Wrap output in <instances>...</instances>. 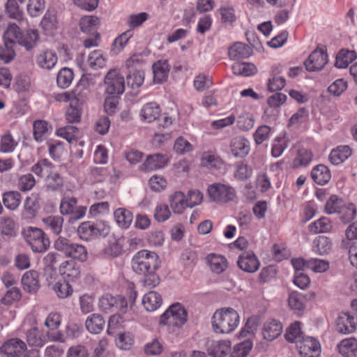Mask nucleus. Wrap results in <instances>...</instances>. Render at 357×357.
Wrapping results in <instances>:
<instances>
[{
    "label": "nucleus",
    "mask_w": 357,
    "mask_h": 357,
    "mask_svg": "<svg viewBox=\"0 0 357 357\" xmlns=\"http://www.w3.org/2000/svg\"><path fill=\"white\" fill-rule=\"evenodd\" d=\"M160 266L159 257L155 252L142 250L134 255L131 260L132 271L143 276L142 285L147 289H153L160 282V278L156 271Z\"/></svg>",
    "instance_id": "f257e3e1"
},
{
    "label": "nucleus",
    "mask_w": 357,
    "mask_h": 357,
    "mask_svg": "<svg viewBox=\"0 0 357 357\" xmlns=\"http://www.w3.org/2000/svg\"><path fill=\"white\" fill-rule=\"evenodd\" d=\"M212 326L217 333H230L238 326L240 317L231 307L217 310L212 317Z\"/></svg>",
    "instance_id": "f03ea898"
},
{
    "label": "nucleus",
    "mask_w": 357,
    "mask_h": 357,
    "mask_svg": "<svg viewBox=\"0 0 357 357\" xmlns=\"http://www.w3.org/2000/svg\"><path fill=\"white\" fill-rule=\"evenodd\" d=\"M188 320V312L184 306L180 303L172 304L160 317L159 324L161 326H167L170 330L171 327L178 329L181 328Z\"/></svg>",
    "instance_id": "7ed1b4c3"
},
{
    "label": "nucleus",
    "mask_w": 357,
    "mask_h": 357,
    "mask_svg": "<svg viewBox=\"0 0 357 357\" xmlns=\"http://www.w3.org/2000/svg\"><path fill=\"white\" fill-rule=\"evenodd\" d=\"M22 234L34 252H43L50 246V241L45 232L37 227H27L23 229Z\"/></svg>",
    "instance_id": "20e7f679"
},
{
    "label": "nucleus",
    "mask_w": 357,
    "mask_h": 357,
    "mask_svg": "<svg viewBox=\"0 0 357 357\" xmlns=\"http://www.w3.org/2000/svg\"><path fill=\"white\" fill-rule=\"evenodd\" d=\"M54 248L56 250L63 252L66 256L80 261L87 260L88 252L85 246L73 243L66 238L59 236L54 242Z\"/></svg>",
    "instance_id": "39448f33"
},
{
    "label": "nucleus",
    "mask_w": 357,
    "mask_h": 357,
    "mask_svg": "<svg viewBox=\"0 0 357 357\" xmlns=\"http://www.w3.org/2000/svg\"><path fill=\"white\" fill-rule=\"evenodd\" d=\"M207 191L209 197L218 203H226L236 197V192L232 187L221 183L209 185Z\"/></svg>",
    "instance_id": "423d86ee"
},
{
    "label": "nucleus",
    "mask_w": 357,
    "mask_h": 357,
    "mask_svg": "<svg viewBox=\"0 0 357 357\" xmlns=\"http://www.w3.org/2000/svg\"><path fill=\"white\" fill-rule=\"evenodd\" d=\"M106 92L111 96L122 94L125 91L124 77L117 70H109L105 77Z\"/></svg>",
    "instance_id": "0eeeda50"
},
{
    "label": "nucleus",
    "mask_w": 357,
    "mask_h": 357,
    "mask_svg": "<svg viewBox=\"0 0 357 357\" xmlns=\"http://www.w3.org/2000/svg\"><path fill=\"white\" fill-rule=\"evenodd\" d=\"M60 212L62 215H71L70 220L75 221L82 218L86 212V207L77 206V199L73 197H64L60 203Z\"/></svg>",
    "instance_id": "6e6552de"
},
{
    "label": "nucleus",
    "mask_w": 357,
    "mask_h": 357,
    "mask_svg": "<svg viewBox=\"0 0 357 357\" xmlns=\"http://www.w3.org/2000/svg\"><path fill=\"white\" fill-rule=\"evenodd\" d=\"M100 310L107 311H120L125 312L128 307V301L121 296H112L106 294L99 299L98 303Z\"/></svg>",
    "instance_id": "1a4fd4ad"
},
{
    "label": "nucleus",
    "mask_w": 357,
    "mask_h": 357,
    "mask_svg": "<svg viewBox=\"0 0 357 357\" xmlns=\"http://www.w3.org/2000/svg\"><path fill=\"white\" fill-rule=\"evenodd\" d=\"M328 63L326 50L317 47L309 56L304 65L307 71H318L321 70Z\"/></svg>",
    "instance_id": "9d476101"
},
{
    "label": "nucleus",
    "mask_w": 357,
    "mask_h": 357,
    "mask_svg": "<svg viewBox=\"0 0 357 357\" xmlns=\"http://www.w3.org/2000/svg\"><path fill=\"white\" fill-rule=\"evenodd\" d=\"M296 347L301 357H318L320 353L319 343L312 337H305Z\"/></svg>",
    "instance_id": "9b49d317"
},
{
    "label": "nucleus",
    "mask_w": 357,
    "mask_h": 357,
    "mask_svg": "<svg viewBox=\"0 0 357 357\" xmlns=\"http://www.w3.org/2000/svg\"><path fill=\"white\" fill-rule=\"evenodd\" d=\"M72 91L73 100L76 104L82 105L88 100L89 95V78L86 73L82 75L81 79Z\"/></svg>",
    "instance_id": "f8f14e48"
},
{
    "label": "nucleus",
    "mask_w": 357,
    "mask_h": 357,
    "mask_svg": "<svg viewBox=\"0 0 357 357\" xmlns=\"http://www.w3.org/2000/svg\"><path fill=\"white\" fill-rule=\"evenodd\" d=\"M357 321L355 317L348 312L339 314L336 321V329L342 334H349L356 329Z\"/></svg>",
    "instance_id": "ddd939ff"
},
{
    "label": "nucleus",
    "mask_w": 357,
    "mask_h": 357,
    "mask_svg": "<svg viewBox=\"0 0 357 357\" xmlns=\"http://www.w3.org/2000/svg\"><path fill=\"white\" fill-rule=\"evenodd\" d=\"M26 349L25 342L18 338H13L6 341L1 347L0 352L8 357H15L21 355Z\"/></svg>",
    "instance_id": "4468645a"
},
{
    "label": "nucleus",
    "mask_w": 357,
    "mask_h": 357,
    "mask_svg": "<svg viewBox=\"0 0 357 357\" xmlns=\"http://www.w3.org/2000/svg\"><path fill=\"white\" fill-rule=\"evenodd\" d=\"M239 268L245 272L254 273L259 268V261L252 252H245L241 254L237 261Z\"/></svg>",
    "instance_id": "2eb2a0df"
},
{
    "label": "nucleus",
    "mask_w": 357,
    "mask_h": 357,
    "mask_svg": "<svg viewBox=\"0 0 357 357\" xmlns=\"http://www.w3.org/2000/svg\"><path fill=\"white\" fill-rule=\"evenodd\" d=\"M168 162L167 156L161 153L149 155L141 166V170L151 172L164 168Z\"/></svg>",
    "instance_id": "dca6fc26"
},
{
    "label": "nucleus",
    "mask_w": 357,
    "mask_h": 357,
    "mask_svg": "<svg viewBox=\"0 0 357 357\" xmlns=\"http://www.w3.org/2000/svg\"><path fill=\"white\" fill-rule=\"evenodd\" d=\"M230 347V342L227 340H208L206 348L208 355L214 357H225Z\"/></svg>",
    "instance_id": "f3484780"
},
{
    "label": "nucleus",
    "mask_w": 357,
    "mask_h": 357,
    "mask_svg": "<svg viewBox=\"0 0 357 357\" xmlns=\"http://www.w3.org/2000/svg\"><path fill=\"white\" fill-rule=\"evenodd\" d=\"M24 291L34 294L40 289L39 273L34 270L26 271L22 278Z\"/></svg>",
    "instance_id": "a211bd4d"
},
{
    "label": "nucleus",
    "mask_w": 357,
    "mask_h": 357,
    "mask_svg": "<svg viewBox=\"0 0 357 357\" xmlns=\"http://www.w3.org/2000/svg\"><path fill=\"white\" fill-rule=\"evenodd\" d=\"M59 271L65 281H75L80 276L79 268L73 260L63 262L59 266Z\"/></svg>",
    "instance_id": "6ab92c4d"
},
{
    "label": "nucleus",
    "mask_w": 357,
    "mask_h": 357,
    "mask_svg": "<svg viewBox=\"0 0 357 357\" xmlns=\"http://www.w3.org/2000/svg\"><path fill=\"white\" fill-rule=\"evenodd\" d=\"M206 261L211 270L216 274L223 273L228 267L227 259L221 255L209 254L206 257Z\"/></svg>",
    "instance_id": "aec40b11"
},
{
    "label": "nucleus",
    "mask_w": 357,
    "mask_h": 357,
    "mask_svg": "<svg viewBox=\"0 0 357 357\" xmlns=\"http://www.w3.org/2000/svg\"><path fill=\"white\" fill-rule=\"evenodd\" d=\"M160 116L161 110L160 106L155 102L146 103L140 111V116L143 121L147 123L156 121Z\"/></svg>",
    "instance_id": "412c9836"
},
{
    "label": "nucleus",
    "mask_w": 357,
    "mask_h": 357,
    "mask_svg": "<svg viewBox=\"0 0 357 357\" xmlns=\"http://www.w3.org/2000/svg\"><path fill=\"white\" fill-rule=\"evenodd\" d=\"M352 150L347 145L338 146L333 149L330 155L329 160L334 165H339L347 160L351 155Z\"/></svg>",
    "instance_id": "4be33fe9"
},
{
    "label": "nucleus",
    "mask_w": 357,
    "mask_h": 357,
    "mask_svg": "<svg viewBox=\"0 0 357 357\" xmlns=\"http://www.w3.org/2000/svg\"><path fill=\"white\" fill-rule=\"evenodd\" d=\"M282 324L278 320L272 319L265 322L262 335L266 340L272 341L277 338L282 333Z\"/></svg>",
    "instance_id": "5701e85b"
},
{
    "label": "nucleus",
    "mask_w": 357,
    "mask_h": 357,
    "mask_svg": "<svg viewBox=\"0 0 357 357\" xmlns=\"http://www.w3.org/2000/svg\"><path fill=\"white\" fill-rule=\"evenodd\" d=\"M152 68L155 83L160 84L167 80L170 70L167 60L158 61L154 63Z\"/></svg>",
    "instance_id": "b1692460"
},
{
    "label": "nucleus",
    "mask_w": 357,
    "mask_h": 357,
    "mask_svg": "<svg viewBox=\"0 0 357 357\" xmlns=\"http://www.w3.org/2000/svg\"><path fill=\"white\" fill-rule=\"evenodd\" d=\"M40 195L33 192L28 196L24 204V211L27 218H34L40 208Z\"/></svg>",
    "instance_id": "393cba45"
},
{
    "label": "nucleus",
    "mask_w": 357,
    "mask_h": 357,
    "mask_svg": "<svg viewBox=\"0 0 357 357\" xmlns=\"http://www.w3.org/2000/svg\"><path fill=\"white\" fill-rule=\"evenodd\" d=\"M39 33L37 29H30L20 36L17 43L24 47L27 51L32 50L39 40Z\"/></svg>",
    "instance_id": "a878e982"
},
{
    "label": "nucleus",
    "mask_w": 357,
    "mask_h": 357,
    "mask_svg": "<svg viewBox=\"0 0 357 357\" xmlns=\"http://www.w3.org/2000/svg\"><path fill=\"white\" fill-rule=\"evenodd\" d=\"M306 296L298 291H292L288 298V305L295 313L300 314L305 308Z\"/></svg>",
    "instance_id": "bb28decb"
},
{
    "label": "nucleus",
    "mask_w": 357,
    "mask_h": 357,
    "mask_svg": "<svg viewBox=\"0 0 357 357\" xmlns=\"http://www.w3.org/2000/svg\"><path fill=\"white\" fill-rule=\"evenodd\" d=\"M231 151L236 157L243 158L250 151L249 142L242 137H236L231 142Z\"/></svg>",
    "instance_id": "cd10ccee"
},
{
    "label": "nucleus",
    "mask_w": 357,
    "mask_h": 357,
    "mask_svg": "<svg viewBox=\"0 0 357 357\" xmlns=\"http://www.w3.org/2000/svg\"><path fill=\"white\" fill-rule=\"evenodd\" d=\"M170 207L174 213L181 214L188 207L185 195L181 192H175L169 197Z\"/></svg>",
    "instance_id": "c85d7f7f"
},
{
    "label": "nucleus",
    "mask_w": 357,
    "mask_h": 357,
    "mask_svg": "<svg viewBox=\"0 0 357 357\" xmlns=\"http://www.w3.org/2000/svg\"><path fill=\"white\" fill-rule=\"evenodd\" d=\"M251 54V50L247 45L237 42L229 50V56L231 60H240L248 58Z\"/></svg>",
    "instance_id": "c756f323"
},
{
    "label": "nucleus",
    "mask_w": 357,
    "mask_h": 357,
    "mask_svg": "<svg viewBox=\"0 0 357 357\" xmlns=\"http://www.w3.org/2000/svg\"><path fill=\"white\" fill-rule=\"evenodd\" d=\"M311 177L318 185H324L331 179V172L328 168L324 165L314 167L311 172Z\"/></svg>",
    "instance_id": "7c9ffc66"
},
{
    "label": "nucleus",
    "mask_w": 357,
    "mask_h": 357,
    "mask_svg": "<svg viewBox=\"0 0 357 357\" xmlns=\"http://www.w3.org/2000/svg\"><path fill=\"white\" fill-rule=\"evenodd\" d=\"M339 352L345 357H354L357 354V340L349 337L342 340L337 345Z\"/></svg>",
    "instance_id": "2f4dec72"
},
{
    "label": "nucleus",
    "mask_w": 357,
    "mask_h": 357,
    "mask_svg": "<svg viewBox=\"0 0 357 357\" xmlns=\"http://www.w3.org/2000/svg\"><path fill=\"white\" fill-rule=\"evenodd\" d=\"M36 61L40 68L50 70L56 65L57 56L53 51L45 50L38 55Z\"/></svg>",
    "instance_id": "473e14b6"
},
{
    "label": "nucleus",
    "mask_w": 357,
    "mask_h": 357,
    "mask_svg": "<svg viewBox=\"0 0 357 357\" xmlns=\"http://www.w3.org/2000/svg\"><path fill=\"white\" fill-rule=\"evenodd\" d=\"M162 303L161 296L156 291H151L146 294L142 299V304L147 311L157 310Z\"/></svg>",
    "instance_id": "72a5a7b5"
},
{
    "label": "nucleus",
    "mask_w": 357,
    "mask_h": 357,
    "mask_svg": "<svg viewBox=\"0 0 357 357\" xmlns=\"http://www.w3.org/2000/svg\"><path fill=\"white\" fill-rule=\"evenodd\" d=\"M114 217L116 224L123 229H127L130 226L133 218L132 213L123 208L116 209L114 213Z\"/></svg>",
    "instance_id": "f704fd0d"
},
{
    "label": "nucleus",
    "mask_w": 357,
    "mask_h": 357,
    "mask_svg": "<svg viewBox=\"0 0 357 357\" xmlns=\"http://www.w3.org/2000/svg\"><path fill=\"white\" fill-rule=\"evenodd\" d=\"M91 239L92 238H105L110 232V227L104 220H97L91 225Z\"/></svg>",
    "instance_id": "c9c22d12"
},
{
    "label": "nucleus",
    "mask_w": 357,
    "mask_h": 357,
    "mask_svg": "<svg viewBox=\"0 0 357 357\" xmlns=\"http://www.w3.org/2000/svg\"><path fill=\"white\" fill-rule=\"evenodd\" d=\"M331 248L332 243L328 237L319 236L313 241L312 250L318 255L327 254Z\"/></svg>",
    "instance_id": "e433bc0d"
},
{
    "label": "nucleus",
    "mask_w": 357,
    "mask_h": 357,
    "mask_svg": "<svg viewBox=\"0 0 357 357\" xmlns=\"http://www.w3.org/2000/svg\"><path fill=\"white\" fill-rule=\"evenodd\" d=\"M356 58V53L354 51L342 49L336 56L335 66L337 68H346Z\"/></svg>",
    "instance_id": "4c0bfd02"
},
{
    "label": "nucleus",
    "mask_w": 357,
    "mask_h": 357,
    "mask_svg": "<svg viewBox=\"0 0 357 357\" xmlns=\"http://www.w3.org/2000/svg\"><path fill=\"white\" fill-rule=\"evenodd\" d=\"M26 341L30 346L42 347L47 339L46 335L41 331L33 328L27 332Z\"/></svg>",
    "instance_id": "58836bf2"
},
{
    "label": "nucleus",
    "mask_w": 357,
    "mask_h": 357,
    "mask_svg": "<svg viewBox=\"0 0 357 357\" xmlns=\"http://www.w3.org/2000/svg\"><path fill=\"white\" fill-rule=\"evenodd\" d=\"M21 194L17 191H8L3 195V203L4 206L12 211L15 210L20 204Z\"/></svg>",
    "instance_id": "ea45409f"
},
{
    "label": "nucleus",
    "mask_w": 357,
    "mask_h": 357,
    "mask_svg": "<svg viewBox=\"0 0 357 357\" xmlns=\"http://www.w3.org/2000/svg\"><path fill=\"white\" fill-rule=\"evenodd\" d=\"M73 78V71L69 68H63L57 74L56 84L61 89H67L71 84Z\"/></svg>",
    "instance_id": "a19ab883"
},
{
    "label": "nucleus",
    "mask_w": 357,
    "mask_h": 357,
    "mask_svg": "<svg viewBox=\"0 0 357 357\" xmlns=\"http://www.w3.org/2000/svg\"><path fill=\"white\" fill-rule=\"evenodd\" d=\"M304 337L299 321L291 324L286 331L285 338L289 342H295L297 344Z\"/></svg>",
    "instance_id": "79ce46f5"
},
{
    "label": "nucleus",
    "mask_w": 357,
    "mask_h": 357,
    "mask_svg": "<svg viewBox=\"0 0 357 357\" xmlns=\"http://www.w3.org/2000/svg\"><path fill=\"white\" fill-rule=\"evenodd\" d=\"M234 74L245 77L251 76L257 73V68L251 63H235L231 66Z\"/></svg>",
    "instance_id": "37998d69"
},
{
    "label": "nucleus",
    "mask_w": 357,
    "mask_h": 357,
    "mask_svg": "<svg viewBox=\"0 0 357 357\" xmlns=\"http://www.w3.org/2000/svg\"><path fill=\"white\" fill-rule=\"evenodd\" d=\"M253 347L250 340H244L235 344L230 353V357H247Z\"/></svg>",
    "instance_id": "c03bdc74"
},
{
    "label": "nucleus",
    "mask_w": 357,
    "mask_h": 357,
    "mask_svg": "<svg viewBox=\"0 0 357 357\" xmlns=\"http://www.w3.org/2000/svg\"><path fill=\"white\" fill-rule=\"evenodd\" d=\"M40 25L47 33H52L58 26L56 14L54 12L47 11L43 16Z\"/></svg>",
    "instance_id": "a18cd8bd"
},
{
    "label": "nucleus",
    "mask_w": 357,
    "mask_h": 357,
    "mask_svg": "<svg viewBox=\"0 0 357 357\" xmlns=\"http://www.w3.org/2000/svg\"><path fill=\"white\" fill-rule=\"evenodd\" d=\"M332 225L328 218L323 217L309 225V230L313 234L328 232Z\"/></svg>",
    "instance_id": "49530a36"
},
{
    "label": "nucleus",
    "mask_w": 357,
    "mask_h": 357,
    "mask_svg": "<svg viewBox=\"0 0 357 357\" xmlns=\"http://www.w3.org/2000/svg\"><path fill=\"white\" fill-rule=\"evenodd\" d=\"M337 213L340 220L344 223H348L353 220L356 215V208L354 204H343Z\"/></svg>",
    "instance_id": "de8ad7c7"
},
{
    "label": "nucleus",
    "mask_w": 357,
    "mask_h": 357,
    "mask_svg": "<svg viewBox=\"0 0 357 357\" xmlns=\"http://www.w3.org/2000/svg\"><path fill=\"white\" fill-rule=\"evenodd\" d=\"M106 54L101 50L91 51V69L98 70L106 66Z\"/></svg>",
    "instance_id": "09e8293b"
},
{
    "label": "nucleus",
    "mask_w": 357,
    "mask_h": 357,
    "mask_svg": "<svg viewBox=\"0 0 357 357\" xmlns=\"http://www.w3.org/2000/svg\"><path fill=\"white\" fill-rule=\"evenodd\" d=\"M132 36V31H127L116 38L112 45L111 53L114 55L118 54L126 46Z\"/></svg>",
    "instance_id": "8fccbe9b"
},
{
    "label": "nucleus",
    "mask_w": 357,
    "mask_h": 357,
    "mask_svg": "<svg viewBox=\"0 0 357 357\" xmlns=\"http://www.w3.org/2000/svg\"><path fill=\"white\" fill-rule=\"evenodd\" d=\"M63 185V178L57 172H50L46 178V188L51 191L61 190Z\"/></svg>",
    "instance_id": "3c124183"
},
{
    "label": "nucleus",
    "mask_w": 357,
    "mask_h": 357,
    "mask_svg": "<svg viewBox=\"0 0 357 357\" xmlns=\"http://www.w3.org/2000/svg\"><path fill=\"white\" fill-rule=\"evenodd\" d=\"M43 222L55 234L61 233L63 224V218L61 216H49L43 218Z\"/></svg>",
    "instance_id": "603ef678"
},
{
    "label": "nucleus",
    "mask_w": 357,
    "mask_h": 357,
    "mask_svg": "<svg viewBox=\"0 0 357 357\" xmlns=\"http://www.w3.org/2000/svg\"><path fill=\"white\" fill-rule=\"evenodd\" d=\"M21 34L22 33L18 26L15 24H9L3 36L5 45L9 46L10 45H13L15 41L17 43Z\"/></svg>",
    "instance_id": "864d4df0"
},
{
    "label": "nucleus",
    "mask_w": 357,
    "mask_h": 357,
    "mask_svg": "<svg viewBox=\"0 0 357 357\" xmlns=\"http://www.w3.org/2000/svg\"><path fill=\"white\" fill-rule=\"evenodd\" d=\"M15 222L10 217H2L0 218L1 234L8 236H15Z\"/></svg>",
    "instance_id": "5fc2aeb1"
},
{
    "label": "nucleus",
    "mask_w": 357,
    "mask_h": 357,
    "mask_svg": "<svg viewBox=\"0 0 357 357\" xmlns=\"http://www.w3.org/2000/svg\"><path fill=\"white\" fill-rule=\"evenodd\" d=\"M54 291L59 298H66L73 294V289L68 281L63 280L55 283Z\"/></svg>",
    "instance_id": "6e6d98bb"
},
{
    "label": "nucleus",
    "mask_w": 357,
    "mask_h": 357,
    "mask_svg": "<svg viewBox=\"0 0 357 357\" xmlns=\"http://www.w3.org/2000/svg\"><path fill=\"white\" fill-rule=\"evenodd\" d=\"M252 174V169L248 165L241 162H238L236 165V171L234 177L239 181H245L249 179Z\"/></svg>",
    "instance_id": "4d7b16f0"
},
{
    "label": "nucleus",
    "mask_w": 357,
    "mask_h": 357,
    "mask_svg": "<svg viewBox=\"0 0 357 357\" xmlns=\"http://www.w3.org/2000/svg\"><path fill=\"white\" fill-rule=\"evenodd\" d=\"M45 8V0H29L26 9L31 17L40 15Z\"/></svg>",
    "instance_id": "13d9d810"
},
{
    "label": "nucleus",
    "mask_w": 357,
    "mask_h": 357,
    "mask_svg": "<svg viewBox=\"0 0 357 357\" xmlns=\"http://www.w3.org/2000/svg\"><path fill=\"white\" fill-rule=\"evenodd\" d=\"M17 142L15 141L10 132L5 133L0 140V151L3 153H12Z\"/></svg>",
    "instance_id": "bf43d9fd"
},
{
    "label": "nucleus",
    "mask_w": 357,
    "mask_h": 357,
    "mask_svg": "<svg viewBox=\"0 0 357 357\" xmlns=\"http://www.w3.org/2000/svg\"><path fill=\"white\" fill-rule=\"evenodd\" d=\"M287 139L284 136L277 137L272 144L271 155L274 158L280 156L287 147Z\"/></svg>",
    "instance_id": "052dcab7"
},
{
    "label": "nucleus",
    "mask_w": 357,
    "mask_h": 357,
    "mask_svg": "<svg viewBox=\"0 0 357 357\" xmlns=\"http://www.w3.org/2000/svg\"><path fill=\"white\" fill-rule=\"evenodd\" d=\"M78 132L77 128L74 126H67L59 128L56 130V134L60 137L66 139L69 143L76 140Z\"/></svg>",
    "instance_id": "680f3d73"
},
{
    "label": "nucleus",
    "mask_w": 357,
    "mask_h": 357,
    "mask_svg": "<svg viewBox=\"0 0 357 357\" xmlns=\"http://www.w3.org/2000/svg\"><path fill=\"white\" fill-rule=\"evenodd\" d=\"M48 131V123L45 121L37 120L33 123V137L36 141L42 142Z\"/></svg>",
    "instance_id": "e2e57ef3"
},
{
    "label": "nucleus",
    "mask_w": 357,
    "mask_h": 357,
    "mask_svg": "<svg viewBox=\"0 0 357 357\" xmlns=\"http://www.w3.org/2000/svg\"><path fill=\"white\" fill-rule=\"evenodd\" d=\"M81 114L80 104L71 102L66 113L68 122L72 123L79 122L81 119Z\"/></svg>",
    "instance_id": "0e129e2a"
},
{
    "label": "nucleus",
    "mask_w": 357,
    "mask_h": 357,
    "mask_svg": "<svg viewBox=\"0 0 357 357\" xmlns=\"http://www.w3.org/2000/svg\"><path fill=\"white\" fill-rule=\"evenodd\" d=\"M36 185V180L31 174L21 176L17 182V188L21 192L31 190Z\"/></svg>",
    "instance_id": "69168bd1"
},
{
    "label": "nucleus",
    "mask_w": 357,
    "mask_h": 357,
    "mask_svg": "<svg viewBox=\"0 0 357 357\" xmlns=\"http://www.w3.org/2000/svg\"><path fill=\"white\" fill-rule=\"evenodd\" d=\"M342 205V199L337 195H333L326 203L325 211L328 214L337 213Z\"/></svg>",
    "instance_id": "338daca9"
},
{
    "label": "nucleus",
    "mask_w": 357,
    "mask_h": 357,
    "mask_svg": "<svg viewBox=\"0 0 357 357\" xmlns=\"http://www.w3.org/2000/svg\"><path fill=\"white\" fill-rule=\"evenodd\" d=\"M134 343V337L130 333H120L116 340V346L122 350H129Z\"/></svg>",
    "instance_id": "774afa93"
}]
</instances>
